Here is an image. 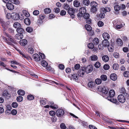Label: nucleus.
<instances>
[{
  "label": "nucleus",
  "instance_id": "obj_31",
  "mask_svg": "<svg viewBox=\"0 0 129 129\" xmlns=\"http://www.w3.org/2000/svg\"><path fill=\"white\" fill-rule=\"evenodd\" d=\"M94 82L91 81L88 83V85L89 87L92 88L94 87Z\"/></svg>",
  "mask_w": 129,
  "mask_h": 129
},
{
  "label": "nucleus",
  "instance_id": "obj_38",
  "mask_svg": "<svg viewBox=\"0 0 129 129\" xmlns=\"http://www.w3.org/2000/svg\"><path fill=\"white\" fill-rule=\"evenodd\" d=\"M91 59L92 60L95 61L97 60L98 57L95 55H92L91 56Z\"/></svg>",
  "mask_w": 129,
  "mask_h": 129
},
{
  "label": "nucleus",
  "instance_id": "obj_48",
  "mask_svg": "<svg viewBox=\"0 0 129 129\" xmlns=\"http://www.w3.org/2000/svg\"><path fill=\"white\" fill-rule=\"evenodd\" d=\"M109 43L107 40H106L103 43V45L105 46L108 47L109 45Z\"/></svg>",
  "mask_w": 129,
  "mask_h": 129
},
{
  "label": "nucleus",
  "instance_id": "obj_53",
  "mask_svg": "<svg viewBox=\"0 0 129 129\" xmlns=\"http://www.w3.org/2000/svg\"><path fill=\"white\" fill-rule=\"evenodd\" d=\"M60 9L58 8H54L53 10V11L56 13H58L60 12Z\"/></svg>",
  "mask_w": 129,
  "mask_h": 129
},
{
  "label": "nucleus",
  "instance_id": "obj_52",
  "mask_svg": "<svg viewBox=\"0 0 129 129\" xmlns=\"http://www.w3.org/2000/svg\"><path fill=\"white\" fill-rule=\"evenodd\" d=\"M124 76L126 77H129V72L125 71L123 74Z\"/></svg>",
  "mask_w": 129,
  "mask_h": 129
},
{
  "label": "nucleus",
  "instance_id": "obj_24",
  "mask_svg": "<svg viewBox=\"0 0 129 129\" xmlns=\"http://www.w3.org/2000/svg\"><path fill=\"white\" fill-rule=\"evenodd\" d=\"M24 23L27 25H29L31 23L30 20L28 18H26L24 20Z\"/></svg>",
  "mask_w": 129,
  "mask_h": 129
},
{
  "label": "nucleus",
  "instance_id": "obj_47",
  "mask_svg": "<svg viewBox=\"0 0 129 129\" xmlns=\"http://www.w3.org/2000/svg\"><path fill=\"white\" fill-rule=\"evenodd\" d=\"M26 30L27 32L29 33H30L32 31L33 29L30 27H28L26 28Z\"/></svg>",
  "mask_w": 129,
  "mask_h": 129
},
{
  "label": "nucleus",
  "instance_id": "obj_42",
  "mask_svg": "<svg viewBox=\"0 0 129 129\" xmlns=\"http://www.w3.org/2000/svg\"><path fill=\"white\" fill-rule=\"evenodd\" d=\"M44 11L45 13L48 14L51 12V10L49 8H47L45 9Z\"/></svg>",
  "mask_w": 129,
  "mask_h": 129
},
{
  "label": "nucleus",
  "instance_id": "obj_29",
  "mask_svg": "<svg viewBox=\"0 0 129 129\" xmlns=\"http://www.w3.org/2000/svg\"><path fill=\"white\" fill-rule=\"evenodd\" d=\"M13 15L14 16L13 18L15 19L18 20L20 19L19 15L17 13H13Z\"/></svg>",
  "mask_w": 129,
  "mask_h": 129
},
{
  "label": "nucleus",
  "instance_id": "obj_12",
  "mask_svg": "<svg viewBox=\"0 0 129 129\" xmlns=\"http://www.w3.org/2000/svg\"><path fill=\"white\" fill-rule=\"evenodd\" d=\"M33 57L34 60L36 61H39L40 60V57L37 54H34L33 55Z\"/></svg>",
  "mask_w": 129,
  "mask_h": 129
},
{
  "label": "nucleus",
  "instance_id": "obj_20",
  "mask_svg": "<svg viewBox=\"0 0 129 129\" xmlns=\"http://www.w3.org/2000/svg\"><path fill=\"white\" fill-rule=\"evenodd\" d=\"M103 60L104 62L108 61L109 60V57L107 55H104L102 57Z\"/></svg>",
  "mask_w": 129,
  "mask_h": 129
},
{
  "label": "nucleus",
  "instance_id": "obj_18",
  "mask_svg": "<svg viewBox=\"0 0 129 129\" xmlns=\"http://www.w3.org/2000/svg\"><path fill=\"white\" fill-rule=\"evenodd\" d=\"M23 38V35H22L19 34H17L15 36V38L18 40H20L22 39Z\"/></svg>",
  "mask_w": 129,
  "mask_h": 129
},
{
  "label": "nucleus",
  "instance_id": "obj_26",
  "mask_svg": "<svg viewBox=\"0 0 129 129\" xmlns=\"http://www.w3.org/2000/svg\"><path fill=\"white\" fill-rule=\"evenodd\" d=\"M14 26L15 28H17V29L19 28L20 27H21V24L18 22H15L13 25Z\"/></svg>",
  "mask_w": 129,
  "mask_h": 129
},
{
  "label": "nucleus",
  "instance_id": "obj_34",
  "mask_svg": "<svg viewBox=\"0 0 129 129\" xmlns=\"http://www.w3.org/2000/svg\"><path fill=\"white\" fill-rule=\"evenodd\" d=\"M119 68L118 65L116 63H115L113 66V68L114 70H117Z\"/></svg>",
  "mask_w": 129,
  "mask_h": 129
},
{
  "label": "nucleus",
  "instance_id": "obj_2",
  "mask_svg": "<svg viewBox=\"0 0 129 129\" xmlns=\"http://www.w3.org/2000/svg\"><path fill=\"white\" fill-rule=\"evenodd\" d=\"M79 74L76 72L71 74V79L76 82H78L79 80Z\"/></svg>",
  "mask_w": 129,
  "mask_h": 129
},
{
  "label": "nucleus",
  "instance_id": "obj_22",
  "mask_svg": "<svg viewBox=\"0 0 129 129\" xmlns=\"http://www.w3.org/2000/svg\"><path fill=\"white\" fill-rule=\"evenodd\" d=\"M6 36L8 37V40L10 41L12 43H15V42L12 39L11 36L9 34H7Z\"/></svg>",
  "mask_w": 129,
  "mask_h": 129
},
{
  "label": "nucleus",
  "instance_id": "obj_50",
  "mask_svg": "<svg viewBox=\"0 0 129 129\" xmlns=\"http://www.w3.org/2000/svg\"><path fill=\"white\" fill-rule=\"evenodd\" d=\"M88 48L91 49H92L94 47V45L92 43H89L88 44Z\"/></svg>",
  "mask_w": 129,
  "mask_h": 129
},
{
  "label": "nucleus",
  "instance_id": "obj_60",
  "mask_svg": "<svg viewBox=\"0 0 129 129\" xmlns=\"http://www.w3.org/2000/svg\"><path fill=\"white\" fill-rule=\"evenodd\" d=\"M40 102L41 104L43 105H45L46 103V102L44 100H41Z\"/></svg>",
  "mask_w": 129,
  "mask_h": 129
},
{
  "label": "nucleus",
  "instance_id": "obj_14",
  "mask_svg": "<svg viewBox=\"0 0 129 129\" xmlns=\"http://www.w3.org/2000/svg\"><path fill=\"white\" fill-rule=\"evenodd\" d=\"M110 78L113 81L116 80L117 79V76L115 73L111 74L110 76Z\"/></svg>",
  "mask_w": 129,
  "mask_h": 129
},
{
  "label": "nucleus",
  "instance_id": "obj_33",
  "mask_svg": "<svg viewBox=\"0 0 129 129\" xmlns=\"http://www.w3.org/2000/svg\"><path fill=\"white\" fill-rule=\"evenodd\" d=\"M28 52L30 54H33L34 52V50L32 48H29L27 50Z\"/></svg>",
  "mask_w": 129,
  "mask_h": 129
},
{
  "label": "nucleus",
  "instance_id": "obj_13",
  "mask_svg": "<svg viewBox=\"0 0 129 129\" xmlns=\"http://www.w3.org/2000/svg\"><path fill=\"white\" fill-rule=\"evenodd\" d=\"M2 37L5 42L7 43L8 45H13L12 42L10 40H9L8 39H7V38L4 36H3Z\"/></svg>",
  "mask_w": 129,
  "mask_h": 129
},
{
  "label": "nucleus",
  "instance_id": "obj_36",
  "mask_svg": "<svg viewBox=\"0 0 129 129\" xmlns=\"http://www.w3.org/2000/svg\"><path fill=\"white\" fill-rule=\"evenodd\" d=\"M100 78L101 80H102L104 81H106L107 79V76L106 75H102L100 77Z\"/></svg>",
  "mask_w": 129,
  "mask_h": 129
},
{
  "label": "nucleus",
  "instance_id": "obj_62",
  "mask_svg": "<svg viewBox=\"0 0 129 129\" xmlns=\"http://www.w3.org/2000/svg\"><path fill=\"white\" fill-rule=\"evenodd\" d=\"M39 13V11L38 10H35L33 12V14L35 15H37Z\"/></svg>",
  "mask_w": 129,
  "mask_h": 129
},
{
  "label": "nucleus",
  "instance_id": "obj_15",
  "mask_svg": "<svg viewBox=\"0 0 129 129\" xmlns=\"http://www.w3.org/2000/svg\"><path fill=\"white\" fill-rule=\"evenodd\" d=\"M103 37L104 39L106 40H107L110 38L109 35L106 33H104L103 34Z\"/></svg>",
  "mask_w": 129,
  "mask_h": 129
},
{
  "label": "nucleus",
  "instance_id": "obj_61",
  "mask_svg": "<svg viewBox=\"0 0 129 129\" xmlns=\"http://www.w3.org/2000/svg\"><path fill=\"white\" fill-rule=\"evenodd\" d=\"M49 114L51 116H53L55 115V112L54 111H51L49 112Z\"/></svg>",
  "mask_w": 129,
  "mask_h": 129
},
{
  "label": "nucleus",
  "instance_id": "obj_59",
  "mask_svg": "<svg viewBox=\"0 0 129 129\" xmlns=\"http://www.w3.org/2000/svg\"><path fill=\"white\" fill-rule=\"evenodd\" d=\"M17 103L16 102H14L12 104V106L14 108H16L18 106Z\"/></svg>",
  "mask_w": 129,
  "mask_h": 129
},
{
  "label": "nucleus",
  "instance_id": "obj_43",
  "mask_svg": "<svg viewBox=\"0 0 129 129\" xmlns=\"http://www.w3.org/2000/svg\"><path fill=\"white\" fill-rule=\"evenodd\" d=\"M102 10H104V11H105V12H109L111 10L110 8L108 7H106L105 8H103Z\"/></svg>",
  "mask_w": 129,
  "mask_h": 129
},
{
  "label": "nucleus",
  "instance_id": "obj_32",
  "mask_svg": "<svg viewBox=\"0 0 129 129\" xmlns=\"http://www.w3.org/2000/svg\"><path fill=\"white\" fill-rule=\"evenodd\" d=\"M95 82L96 84L99 85L101 83L102 80L100 78H97L95 80Z\"/></svg>",
  "mask_w": 129,
  "mask_h": 129
},
{
  "label": "nucleus",
  "instance_id": "obj_54",
  "mask_svg": "<svg viewBox=\"0 0 129 129\" xmlns=\"http://www.w3.org/2000/svg\"><path fill=\"white\" fill-rule=\"evenodd\" d=\"M113 56L116 58H118L119 57V54L117 52L114 53L113 54Z\"/></svg>",
  "mask_w": 129,
  "mask_h": 129
},
{
  "label": "nucleus",
  "instance_id": "obj_1",
  "mask_svg": "<svg viewBox=\"0 0 129 129\" xmlns=\"http://www.w3.org/2000/svg\"><path fill=\"white\" fill-rule=\"evenodd\" d=\"M90 5L91 6L90 11L93 13H96L98 10V4L96 2L93 1L91 2Z\"/></svg>",
  "mask_w": 129,
  "mask_h": 129
},
{
  "label": "nucleus",
  "instance_id": "obj_3",
  "mask_svg": "<svg viewBox=\"0 0 129 129\" xmlns=\"http://www.w3.org/2000/svg\"><path fill=\"white\" fill-rule=\"evenodd\" d=\"M56 113L57 116L61 117L63 116L64 114V110L62 109H58L56 111Z\"/></svg>",
  "mask_w": 129,
  "mask_h": 129
},
{
  "label": "nucleus",
  "instance_id": "obj_40",
  "mask_svg": "<svg viewBox=\"0 0 129 129\" xmlns=\"http://www.w3.org/2000/svg\"><path fill=\"white\" fill-rule=\"evenodd\" d=\"M64 9L66 10H68L69 9H70L69 5L67 3H65L64 4Z\"/></svg>",
  "mask_w": 129,
  "mask_h": 129
},
{
  "label": "nucleus",
  "instance_id": "obj_56",
  "mask_svg": "<svg viewBox=\"0 0 129 129\" xmlns=\"http://www.w3.org/2000/svg\"><path fill=\"white\" fill-rule=\"evenodd\" d=\"M94 66L96 68H99L100 66V63L99 62H97L94 64Z\"/></svg>",
  "mask_w": 129,
  "mask_h": 129
},
{
  "label": "nucleus",
  "instance_id": "obj_28",
  "mask_svg": "<svg viewBox=\"0 0 129 129\" xmlns=\"http://www.w3.org/2000/svg\"><path fill=\"white\" fill-rule=\"evenodd\" d=\"M117 44L118 46H121L122 45L123 43L122 40L120 39H118L117 40Z\"/></svg>",
  "mask_w": 129,
  "mask_h": 129
},
{
  "label": "nucleus",
  "instance_id": "obj_4",
  "mask_svg": "<svg viewBox=\"0 0 129 129\" xmlns=\"http://www.w3.org/2000/svg\"><path fill=\"white\" fill-rule=\"evenodd\" d=\"M68 12L70 15L71 17L73 19L75 17L74 14L75 13V11L74 9L73 8H71L68 10Z\"/></svg>",
  "mask_w": 129,
  "mask_h": 129
},
{
  "label": "nucleus",
  "instance_id": "obj_55",
  "mask_svg": "<svg viewBox=\"0 0 129 129\" xmlns=\"http://www.w3.org/2000/svg\"><path fill=\"white\" fill-rule=\"evenodd\" d=\"M60 127L62 129H66V126L64 123H62L60 125Z\"/></svg>",
  "mask_w": 129,
  "mask_h": 129
},
{
  "label": "nucleus",
  "instance_id": "obj_10",
  "mask_svg": "<svg viewBox=\"0 0 129 129\" xmlns=\"http://www.w3.org/2000/svg\"><path fill=\"white\" fill-rule=\"evenodd\" d=\"M6 6L7 8L10 10H12L14 9V6L13 4L11 3H7Z\"/></svg>",
  "mask_w": 129,
  "mask_h": 129
},
{
  "label": "nucleus",
  "instance_id": "obj_19",
  "mask_svg": "<svg viewBox=\"0 0 129 129\" xmlns=\"http://www.w3.org/2000/svg\"><path fill=\"white\" fill-rule=\"evenodd\" d=\"M108 100L111 102L115 103L117 104H118V103L117 100L116 99H114L113 97L111 98H109Z\"/></svg>",
  "mask_w": 129,
  "mask_h": 129
},
{
  "label": "nucleus",
  "instance_id": "obj_25",
  "mask_svg": "<svg viewBox=\"0 0 129 129\" xmlns=\"http://www.w3.org/2000/svg\"><path fill=\"white\" fill-rule=\"evenodd\" d=\"M17 93L19 95H23L25 94L24 91L22 89H20L17 91Z\"/></svg>",
  "mask_w": 129,
  "mask_h": 129
},
{
  "label": "nucleus",
  "instance_id": "obj_45",
  "mask_svg": "<svg viewBox=\"0 0 129 129\" xmlns=\"http://www.w3.org/2000/svg\"><path fill=\"white\" fill-rule=\"evenodd\" d=\"M114 9L116 11H118L120 9V6L118 5H116L114 6Z\"/></svg>",
  "mask_w": 129,
  "mask_h": 129
},
{
  "label": "nucleus",
  "instance_id": "obj_17",
  "mask_svg": "<svg viewBox=\"0 0 129 129\" xmlns=\"http://www.w3.org/2000/svg\"><path fill=\"white\" fill-rule=\"evenodd\" d=\"M20 44L21 46H24L26 45L27 43V40L25 39L21 40L20 41Z\"/></svg>",
  "mask_w": 129,
  "mask_h": 129
},
{
  "label": "nucleus",
  "instance_id": "obj_35",
  "mask_svg": "<svg viewBox=\"0 0 129 129\" xmlns=\"http://www.w3.org/2000/svg\"><path fill=\"white\" fill-rule=\"evenodd\" d=\"M42 65L44 67H47L48 64L47 62L45 60H43L41 62Z\"/></svg>",
  "mask_w": 129,
  "mask_h": 129
},
{
  "label": "nucleus",
  "instance_id": "obj_11",
  "mask_svg": "<svg viewBox=\"0 0 129 129\" xmlns=\"http://www.w3.org/2000/svg\"><path fill=\"white\" fill-rule=\"evenodd\" d=\"M48 103L49 105H50V106L51 108L55 109L58 108V106L55 104L53 102H50Z\"/></svg>",
  "mask_w": 129,
  "mask_h": 129
},
{
  "label": "nucleus",
  "instance_id": "obj_21",
  "mask_svg": "<svg viewBox=\"0 0 129 129\" xmlns=\"http://www.w3.org/2000/svg\"><path fill=\"white\" fill-rule=\"evenodd\" d=\"M79 12L83 14L86 13V10L85 8L84 7H81L79 9Z\"/></svg>",
  "mask_w": 129,
  "mask_h": 129
},
{
  "label": "nucleus",
  "instance_id": "obj_46",
  "mask_svg": "<svg viewBox=\"0 0 129 129\" xmlns=\"http://www.w3.org/2000/svg\"><path fill=\"white\" fill-rule=\"evenodd\" d=\"M84 14L83 15V17L85 19H87L89 18V14L87 13H86L85 14Z\"/></svg>",
  "mask_w": 129,
  "mask_h": 129
},
{
  "label": "nucleus",
  "instance_id": "obj_9",
  "mask_svg": "<svg viewBox=\"0 0 129 129\" xmlns=\"http://www.w3.org/2000/svg\"><path fill=\"white\" fill-rule=\"evenodd\" d=\"M85 72L84 69V68H83L80 69L77 73L79 74L80 77H82L84 74Z\"/></svg>",
  "mask_w": 129,
  "mask_h": 129
},
{
  "label": "nucleus",
  "instance_id": "obj_64",
  "mask_svg": "<svg viewBox=\"0 0 129 129\" xmlns=\"http://www.w3.org/2000/svg\"><path fill=\"white\" fill-rule=\"evenodd\" d=\"M66 11L62 10L60 12V14L61 15L63 16L66 15Z\"/></svg>",
  "mask_w": 129,
  "mask_h": 129
},
{
  "label": "nucleus",
  "instance_id": "obj_49",
  "mask_svg": "<svg viewBox=\"0 0 129 129\" xmlns=\"http://www.w3.org/2000/svg\"><path fill=\"white\" fill-rule=\"evenodd\" d=\"M103 68L105 70H107L109 69L110 67L108 64H106L104 65Z\"/></svg>",
  "mask_w": 129,
  "mask_h": 129
},
{
  "label": "nucleus",
  "instance_id": "obj_30",
  "mask_svg": "<svg viewBox=\"0 0 129 129\" xmlns=\"http://www.w3.org/2000/svg\"><path fill=\"white\" fill-rule=\"evenodd\" d=\"M99 39L97 38H94L93 40V42L95 45H97L99 42Z\"/></svg>",
  "mask_w": 129,
  "mask_h": 129
},
{
  "label": "nucleus",
  "instance_id": "obj_58",
  "mask_svg": "<svg viewBox=\"0 0 129 129\" xmlns=\"http://www.w3.org/2000/svg\"><path fill=\"white\" fill-rule=\"evenodd\" d=\"M98 24L99 27H102L104 25L103 23L101 21H99L98 23Z\"/></svg>",
  "mask_w": 129,
  "mask_h": 129
},
{
  "label": "nucleus",
  "instance_id": "obj_41",
  "mask_svg": "<svg viewBox=\"0 0 129 129\" xmlns=\"http://www.w3.org/2000/svg\"><path fill=\"white\" fill-rule=\"evenodd\" d=\"M16 100L18 102H21L23 100V98L21 96H19L17 98Z\"/></svg>",
  "mask_w": 129,
  "mask_h": 129
},
{
  "label": "nucleus",
  "instance_id": "obj_5",
  "mask_svg": "<svg viewBox=\"0 0 129 129\" xmlns=\"http://www.w3.org/2000/svg\"><path fill=\"white\" fill-rule=\"evenodd\" d=\"M115 94V92L114 90H111L109 91L108 94H107V95L106 96V98H107L108 100L109 98H111L112 97H113Z\"/></svg>",
  "mask_w": 129,
  "mask_h": 129
},
{
  "label": "nucleus",
  "instance_id": "obj_8",
  "mask_svg": "<svg viewBox=\"0 0 129 129\" xmlns=\"http://www.w3.org/2000/svg\"><path fill=\"white\" fill-rule=\"evenodd\" d=\"M117 98L118 101L121 103H123L125 101V98L124 97V95L122 94L118 95Z\"/></svg>",
  "mask_w": 129,
  "mask_h": 129
},
{
  "label": "nucleus",
  "instance_id": "obj_39",
  "mask_svg": "<svg viewBox=\"0 0 129 129\" xmlns=\"http://www.w3.org/2000/svg\"><path fill=\"white\" fill-rule=\"evenodd\" d=\"M34 96L31 94L27 96V99L29 100H32L34 99Z\"/></svg>",
  "mask_w": 129,
  "mask_h": 129
},
{
  "label": "nucleus",
  "instance_id": "obj_7",
  "mask_svg": "<svg viewBox=\"0 0 129 129\" xmlns=\"http://www.w3.org/2000/svg\"><path fill=\"white\" fill-rule=\"evenodd\" d=\"M100 91L104 94V97L106 98V96L107 95L108 91L107 90L106 88L105 87H100L98 88Z\"/></svg>",
  "mask_w": 129,
  "mask_h": 129
},
{
  "label": "nucleus",
  "instance_id": "obj_23",
  "mask_svg": "<svg viewBox=\"0 0 129 129\" xmlns=\"http://www.w3.org/2000/svg\"><path fill=\"white\" fill-rule=\"evenodd\" d=\"M74 6L76 7H78L80 5V3L78 1H75L73 2Z\"/></svg>",
  "mask_w": 129,
  "mask_h": 129
},
{
  "label": "nucleus",
  "instance_id": "obj_44",
  "mask_svg": "<svg viewBox=\"0 0 129 129\" xmlns=\"http://www.w3.org/2000/svg\"><path fill=\"white\" fill-rule=\"evenodd\" d=\"M23 13L24 15L26 17H28L29 16L30 14H29V13L26 11L23 10Z\"/></svg>",
  "mask_w": 129,
  "mask_h": 129
},
{
  "label": "nucleus",
  "instance_id": "obj_51",
  "mask_svg": "<svg viewBox=\"0 0 129 129\" xmlns=\"http://www.w3.org/2000/svg\"><path fill=\"white\" fill-rule=\"evenodd\" d=\"M120 92L121 93L124 94L126 92V91L124 88H122L120 90Z\"/></svg>",
  "mask_w": 129,
  "mask_h": 129
},
{
  "label": "nucleus",
  "instance_id": "obj_57",
  "mask_svg": "<svg viewBox=\"0 0 129 129\" xmlns=\"http://www.w3.org/2000/svg\"><path fill=\"white\" fill-rule=\"evenodd\" d=\"M58 67L60 70H63L64 69V66L63 64H60L59 65Z\"/></svg>",
  "mask_w": 129,
  "mask_h": 129
},
{
  "label": "nucleus",
  "instance_id": "obj_37",
  "mask_svg": "<svg viewBox=\"0 0 129 129\" xmlns=\"http://www.w3.org/2000/svg\"><path fill=\"white\" fill-rule=\"evenodd\" d=\"M83 3L86 6H88L90 4V1L89 0H83Z\"/></svg>",
  "mask_w": 129,
  "mask_h": 129
},
{
  "label": "nucleus",
  "instance_id": "obj_63",
  "mask_svg": "<svg viewBox=\"0 0 129 129\" xmlns=\"http://www.w3.org/2000/svg\"><path fill=\"white\" fill-rule=\"evenodd\" d=\"M122 27V24H120L119 25L117 24L116 26V28L117 29H119Z\"/></svg>",
  "mask_w": 129,
  "mask_h": 129
},
{
  "label": "nucleus",
  "instance_id": "obj_16",
  "mask_svg": "<svg viewBox=\"0 0 129 129\" xmlns=\"http://www.w3.org/2000/svg\"><path fill=\"white\" fill-rule=\"evenodd\" d=\"M16 31L18 34L22 35H23V34L24 32V29L21 27L17 29Z\"/></svg>",
  "mask_w": 129,
  "mask_h": 129
},
{
  "label": "nucleus",
  "instance_id": "obj_27",
  "mask_svg": "<svg viewBox=\"0 0 129 129\" xmlns=\"http://www.w3.org/2000/svg\"><path fill=\"white\" fill-rule=\"evenodd\" d=\"M85 27L86 30L89 31H90L92 29V27L91 26L88 24H86Z\"/></svg>",
  "mask_w": 129,
  "mask_h": 129
},
{
  "label": "nucleus",
  "instance_id": "obj_6",
  "mask_svg": "<svg viewBox=\"0 0 129 129\" xmlns=\"http://www.w3.org/2000/svg\"><path fill=\"white\" fill-rule=\"evenodd\" d=\"M85 72L87 73H89L91 72L93 70L92 66L91 65H89L85 68H84Z\"/></svg>",
  "mask_w": 129,
  "mask_h": 129
}]
</instances>
